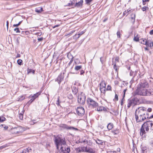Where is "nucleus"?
<instances>
[{"mask_svg": "<svg viewBox=\"0 0 153 153\" xmlns=\"http://www.w3.org/2000/svg\"><path fill=\"white\" fill-rule=\"evenodd\" d=\"M82 152H87L90 153H96L93 149L89 146L82 147Z\"/></svg>", "mask_w": 153, "mask_h": 153, "instance_id": "8", "label": "nucleus"}, {"mask_svg": "<svg viewBox=\"0 0 153 153\" xmlns=\"http://www.w3.org/2000/svg\"><path fill=\"white\" fill-rule=\"evenodd\" d=\"M100 87L102 88H105L106 86L105 82V81H102L100 83Z\"/></svg>", "mask_w": 153, "mask_h": 153, "instance_id": "19", "label": "nucleus"}, {"mask_svg": "<svg viewBox=\"0 0 153 153\" xmlns=\"http://www.w3.org/2000/svg\"><path fill=\"white\" fill-rule=\"evenodd\" d=\"M27 71L28 74L32 72L33 74H34L35 71L34 70H33L31 69H29L27 70Z\"/></svg>", "mask_w": 153, "mask_h": 153, "instance_id": "28", "label": "nucleus"}, {"mask_svg": "<svg viewBox=\"0 0 153 153\" xmlns=\"http://www.w3.org/2000/svg\"><path fill=\"white\" fill-rule=\"evenodd\" d=\"M108 153H116V152L115 151H110Z\"/></svg>", "mask_w": 153, "mask_h": 153, "instance_id": "58", "label": "nucleus"}, {"mask_svg": "<svg viewBox=\"0 0 153 153\" xmlns=\"http://www.w3.org/2000/svg\"><path fill=\"white\" fill-rule=\"evenodd\" d=\"M107 90H111V87L110 86L108 85L107 88Z\"/></svg>", "mask_w": 153, "mask_h": 153, "instance_id": "44", "label": "nucleus"}, {"mask_svg": "<svg viewBox=\"0 0 153 153\" xmlns=\"http://www.w3.org/2000/svg\"><path fill=\"white\" fill-rule=\"evenodd\" d=\"M83 2V0H80V1L76 3L74 6L75 7L81 8L82 6Z\"/></svg>", "mask_w": 153, "mask_h": 153, "instance_id": "14", "label": "nucleus"}, {"mask_svg": "<svg viewBox=\"0 0 153 153\" xmlns=\"http://www.w3.org/2000/svg\"><path fill=\"white\" fill-rule=\"evenodd\" d=\"M85 31H83L77 34H76L73 36V39H78V38H79L80 36L82 35L83 34H84L85 33Z\"/></svg>", "mask_w": 153, "mask_h": 153, "instance_id": "13", "label": "nucleus"}, {"mask_svg": "<svg viewBox=\"0 0 153 153\" xmlns=\"http://www.w3.org/2000/svg\"><path fill=\"white\" fill-rule=\"evenodd\" d=\"M152 118H153V114L150 116V117H149L148 118H149V119H150Z\"/></svg>", "mask_w": 153, "mask_h": 153, "instance_id": "61", "label": "nucleus"}, {"mask_svg": "<svg viewBox=\"0 0 153 153\" xmlns=\"http://www.w3.org/2000/svg\"><path fill=\"white\" fill-rule=\"evenodd\" d=\"M31 149L28 147L23 150L21 152V153H30L31 152Z\"/></svg>", "mask_w": 153, "mask_h": 153, "instance_id": "15", "label": "nucleus"}, {"mask_svg": "<svg viewBox=\"0 0 153 153\" xmlns=\"http://www.w3.org/2000/svg\"><path fill=\"white\" fill-rule=\"evenodd\" d=\"M73 4V3L72 1H70V3H68V4L67 6H70L71 5H72Z\"/></svg>", "mask_w": 153, "mask_h": 153, "instance_id": "45", "label": "nucleus"}, {"mask_svg": "<svg viewBox=\"0 0 153 153\" xmlns=\"http://www.w3.org/2000/svg\"><path fill=\"white\" fill-rule=\"evenodd\" d=\"M41 92L40 91L37 92L34 94V96H35L36 97H38V96L41 94Z\"/></svg>", "mask_w": 153, "mask_h": 153, "instance_id": "35", "label": "nucleus"}, {"mask_svg": "<svg viewBox=\"0 0 153 153\" xmlns=\"http://www.w3.org/2000/svg\"><path fill=\"white\" fill-rule=\"evenodd\" d=\"M118 37L120 38V35H121L120 31L119 30L118 31L117 33Z\"/></svg>", "mask_w": 153, "mask_h": 153, "instance_id": "39", "label": "nucleus"}, {"mask_svg": "<svg viewBox=\"0 0 153 153\" xmlns=\"http://www.w3.org/2000/svg\"><path fill=\"white\" fill-rule=\"evenodd\" d=\"M120 132V130L118 129H116L112 131H111V132L114 134V135H117Z\"/></svg>", "mask_w": 153, "mask_h": 153, "instance_id": "17", "label": "nucleus"}, {"mask_svg": "<svg viewBox=\"0 0 153 153\" xmlns=\"http://www.w3.org/2000/svg\"><path fill=\"white\" fill-rule=\"evenodd\" d=\"M82 66L79 65V66H76L75 68V70L76 71H78L79 70H80L82 68Z\"/></svg>", "mask_w": 153, "mask_h": 153, "instance_id": "25", "label": "nucleus"}, {"mask_svg": "<svg viewBox=\"0 0 153 153\" xmlns=\"http://www.w3.org/2000/svg\"><path fill=\"white\" fill-rule=\"evenodd\" d=\"M25 34H27L28 33H29V32L28 31H26L25 32Z\"/></svg>", "mask_w": 153, "mask_h": 153, "instance_id": "64", "label": "nucleus"}, {"mask_svg": "<svg viewBox=\"0 0 153 153\" xmlns=\"http://www.w3.org/2000/svg\"><path fill=\"white\" fill-rule=\"evenodd\" d=\"M85 97L83 94H79L78 96V102L79 104L84 105L85 104Z\"/></svg>", "mask_w": 153, "mask_h": 153, "instance_id": "7", "label": "nucleus"}, {"mask_svg": "<svg viewBox=\"0 0 153 153\" xmlns=\"http://www.w3.org/2000/svg\"><path fill=\"white\" fill-rule=\"evenodd\" d=\"M61 127L64 129H65L68 130H78V129L76 128H75L73 127L69 126L65 124H62L61 126Z\"/></svg>", "mask_w": 153, "mask_h": 153, "instance_id": "11", "label": "nucleus"}, {"mask_svg": "<svg viewBox=\"0 0 153 153\" xmlns=\"http://www.w3.org/2000/svg\"><path fill=\"white\" fill-rule=\"evenodd\" d=\"M96 143L100 145H102L103 142L102 140L97 139V140L96 141Z\"/></svg>", "mask_w": 153, "mask_h": 153, "instance_id": "22", "label": "nucleus"}, {"mask_svg": "<svg viewBox=\"0 0 153 153\" xmlns=\"http://www.w3.org/2000/svg\"><path fill=\"white\" fill-rule=\"evenodd\" d=\"M68 98L70 99H72L73 98V97L72 95L70 94L68 95Z\"/></svg>", "mask_w": 153, "mask_h": 153, "instance_id": "42", "label": "nucleus"}, {"mask_svg": "<svg viewBox=\"0 0 153 153\" xmlns=\"http://www.w3.org/2000/svg\"><path fill=\"white\" fill-rule=\"evenodd\" d=\"M8 25H9V22H8V21H7V29H8Z\"/></svg>", "mask_w": 153, "mask_h": 153, "instance_id": "57", "label": "nucleus"}, {"mask_svg": "<svg viewBox=\"0 0 153 153\" xmlns=\"http://www.w3.org/2000/svg\"><path fill=\"white\" fill-rule=\"evenodd\" d=\"M67 56L68 58H69V56L71 57V60L68 64V65L70 66L73 61V57L71 55V54H68Z\"/></svg>", "mask_w": 153, "mask_h": 153, "instance_id": "21", "label": "nucleus"}, {"mask_svg": "<svg viewBox=\"0 0 153 153\" xmlns=\"http://www.w3.org/2000/svg\"><path fill=\"white\" fill-rule=\"evenodd\" d=\"M43 39V37H41V38H38V40L39 41H42Z\"/></svg>", "mask_w": 153, "mask_h": 153, "instance_id": "48", "label": "nucleus"}, {"mask_svg": "<svg viewBox=\"0 0 153 153\" xmlns=\"http://www.w3.org/2000/svg\"><path fill=\"white\" fill-rule=\"evenodd\" d=\"M97 110L98 111H106V108L102 106H101L97 107Z\"/></svg>", "mask_w": 153, "mask_h": 153, "instance_id": "16", "label": "nucleus"}, {"mask_svg": "<svg viewBox=\"0 0 153 153\" xmlns=\"http://www.w3.org/2000/svg\"><path fill=\"white\" fill-rule=\"evenodd\" d=\"M64 73H61L59 75L57 79L56 80V81H57L59 84L60 82L63 80L64 78Z\"/></svg>", "mask_w": 153, "mask_h": 153, "instance_id": "10", "label": "nucleus"}, {"mask_svg": "<svg viewBox=\"0 0 153 153\" xmlns=\"http://www.w3.org/2000/svg\"><path fill=\"white\" fill-rule=\"evenodd\" d=\"M147 112H151L152 111V109L151 108H149L148 109H146ZM148 113V112H147Z\"/></svg>", "mask_w": 153, "mask_h": 153, "instance_id": "46", "label": "nucleus"}, {"mask_svg": "<svg viewBox=\"0 0 153 153\" xmlns=\"http://www.w3.org/2000/svg\"><path fill=\"white\" fill-rule=\"evenodd\" d=\"M130 10H125V11L123 13V16H125L126 15V14L129 11H130Z\"/></svg>", "mask_w": 153, "mask_h": 153, "instance_id": "37", "label": "nucleus"}, {"mask_svg": "<svg viewBox=\"0 0 153 153\" xmlns=\"http://www.w3.org/2000/svg\"><path fill=\"white\" fill-rule=\"evenodd\" d=\"M31 97L32 98V99H34V100L37 98L35 96H34V94Z\"/></svg>", "mask_w": 153, "mask_h": 153, "instance_id": "53", "label": "nucleus"}, {"mask_svg": "<svg viewBox=\"0 0 153 153\" xmlns=\"http://www.w3.org/2000/svg\"><path fill=\"white\" fill-rule=\"evenodd\" d=\"M59 26V25H55L53 27V28H56V27H58Z\"/></svg>", "mask_w": 153, "mask_h": 153, "instance_id": "56", "label": "nucleus"}, {"mask_svg": "<svg viewBox=\"0 0 153 153\" xmlns=\"http://www.w3.org/2000/svg\"><path fill=\"white\" fill-rule=\"evenodd\" d=\"M54 142L57 149L59 150L60 146V150L62 153H69L70 152V147L67 145L65 139L57 136L55 137Z\"/></svg>", "mask_w": 153, "mask_h": 153, "instance_id": "1", "label": "nucleus"}, {"mask_svg": "<svg viewBox=\"0 0 153 153\" xmlns=\"http://www.w3.org/2000/svg\"><path fill=\"white\" fill-rule=\"evenodd\" d=\"M102 57H101L100 58V61L103 64V60H102Z\"/></svg>", "mask_w": 153, "mask_h": 153, "instance_id": "62", "label": "nucleus"}, {"mask_svg": "<svg viewBox=\"0 0 153 153\" xmlns=\"http://www.w3.org/2000/svg\"><path fill=\"white\" fill-rule=\"evenodd\" d=\"M4 128L5 129H7V128H8V127L7 126H5L4 127Z\"/></svg>", "mask_w": 153, "mask_h": 153, "instance_id": "63", "label": "nucleus"}, {"mask_svg": "<svg viewBox=\"0 0 153 153\" xmlns=\"http://www.w3.org/2000/svg\"><path fill=\"white\" fill-rule=\"evenodd\" d=\"M124 98H123L122 100H121V105H123V101H124Z\"/></svg>", "mask_w": 153, "mask_h": 153, "instance_id": "55", "label": "nucleus"}, {"mask_svg": "<svg viewBox=\"0 0 153 153\" xmlns=\"http://www.w3.org/2000/svg\"><path fill=\"white\" fill-rule=\"evenodd\" d=\"M134 41H136V42H137V41H139V38L137 36V35L136 36H135L134 37Z\"/></svg>", "mask_w": 153, "mask_h": 153, "instance_id": "33", "label": "nucleus"}, {"mask_svg": "<svg viewBox=\"0 0 153 153\" xmlns=\"http://www.w3.org/2000/svg\"><path fill=\"white\" fill-rule=\"evenodd\" d=\"M118 96L117 94H115V98L114 99V101H115V100L118 101Z\"/></svg>", "mask_w": 153, "mask_h": 153, "instance_id": "36", "label": "nucleus"}, {"mask_svg": "<svg viewBox=\"0 0 153 153\" xmlns=\"http://www.w3.org/2000/svg\"><path fill=\"white\" fill-rule=\"evenodd\" d=\"M19 117L20 120H22L23 118V114L22 113H20L19 115Z\"/></svg>", "mask_w": 153, "mask_h": 153, "instance_id": "32", "label": "nucleus"}, {"mask_svg": "<svg viewBox=\"0 0 153 153\" xmlns=\"http://www.w3.org/2000/svg\"><path fill=\"white\" fill-rule=\"evenodd\" d=\"M34 100V99H31L27 103V105H29Z\"/></svg>", "mask_w": 153, "mask_h": 153, "instance_id": "30", "label": "nucleus"}, {"mask_svg": "<svg viewBox=\"0 0 153 153\" xmlns=\"http://www.w3.org/2000/svg\"><path fill=\"white\" fill-rule=\"evenodd\" d=\"M100 90L101 92L103 94H105L106 91V89L105 88H102L101 87H100Z\"/></svg>", "mask_w": 153, "mask_h": 153, "instance_id": "24", "label": "nucleus"}, {"mask_svg": "<svg viewBox=\"0 0 153 153\" xmlns=\"http://www.w3.org/2000/svg\"><path fill=\"white\" fill-rule=\"evenodd\" d=\"M56 104L58 105H59V98H58V100L56 101Z\"/></svg>", "mask_w": 153, "mask_h": 153, "instance_id": "52", "label": "nucleus"}, {"mask_svg": "<svg viewBox=\"0 0 153 153\" xmlns=\"http://www.w3.org/2000/svg\"><path fill=\"white\" fill-rule=\"evenodd\" d=\"M139 100L137 98H135L131 99H128V108L132 105H134L137 103V101H138Z\"/></svg>", "mask_w": 153, "mask_h": 153, "instance_id": "5", "label": "nucleus"}, {"mask_svg": "<svg viewBox=\"0 0 153 153\" xmlns=\"http://www.w3.org/2000/svg\"><path fill=\"white\" fill-rule=\"evenodd\" d=\"M149 33L150 35H151L153 34V29L150 31Z\"/></svg>", "mask_w": 153, "mask_h": 153, "instance_id": "54", "label": "nucleus"}, {"mask_svg": "<svg viewBox=\"0 0 153 153\" xmlns=\"http://www.w3.org/2000/svg\"><path fill=\"white\" fill-rule=\"evenodd\" d=\"M25 98V96H22L19 99V100H22L24 99Z\"/></svg>", "mask_w": 153, "mask_h": 153, "instance_id": "43", "label": "nucleus"}, {"mask_svg": "<svg viewBox=\"0 0 153 153\" xmlns=\"http://www.w3.org/2000/svg\"><path fill=\"white\" fill-rule=\"evenodd\" d=\"M14 30L16 31V33H20V31L19 30V28H15L14 29Z\"/></svg>", "mask_w": 153, "mask_h": 153, "instance_id": "40", "label": "nucleus"}, {"mask_svg": "<svg viewBox=\"0 0 153 153\" xmlns=\"http://www.w3.org/2000/svg\"><path fill=\"white\" fill-rule=\"evenodd\" d=\"M131 18L132 19H133L134 20H134H135V14H132L131 15Z\"/></svg>", "mask_w": 153, "mask_h": 153, "instance_id": "34", "label": "nucleus"}, {"mask_svg": "<svg viewBox=\"0 0 153 153\" xmlns=\"http://www.w3.org/2000/svg\"><path fill=\"white\" fill-rule=\"evenodd\" d=\"M85 73V71H84L83 70H82L80 71V75H83Z\"/></svg>", "mask_w": 153, "mask_h": 153, "instance_id": "51", "label": "nucleus"}, {"mask_svg": "<svg viewBox=\"0 0 153 153\" xmlns=\"http://www.w3.org/2000/svg\"><path fill=\"white\" fill-rule=\"evenodd\" d=\"M93 0H85L86 3L88 4H89Z\"/></svg>", "mask_w": 153, "mask_h": 153, "instance_id": "38", "label": "nucleus"}, {"mask_svg": "<svg viewBox=\"0 0 153 153\" xmlns=\"http://www.w3.org/2000/svg\"><path fill=\"white\" fill-rule=\"evenodd\" d=\"M77 114L79 116H82L85 114V110L82 107H78L76 109Z\"/></svg>", "mask_w": 153, "mask_h": 153, "instance_id": "9", "label": "nucleus"}, {"mask_svg": "<svg viewBox=\"0 0 153 153\" xmlns=\"http://www.w3.org/2000/svg\"><path fill=\"white\" fill-rule=\"evenodd\" d=\"M114 64V68L115 69V70L117 72L118 71V67L116 66V63H114V62H113V64L112 65Z\"/></svg>", "mask_w": 153, "mask_h": 153, "instance_id": "26", "label": "nucleus"}, {"mask_svg": "<svg viewBox=\"0 0 153 153\" xmlns=\"http://www.w3.org/2000/svg\"><path fill=\"white\" fill-rule=\"evenodd\" d=\"M6 120L5 118L3 117H0V122L1 123L5 121Z\"/></svg>", "mask_w": 153, "mask_h": 153, "instance_id": "29", "label": "nucleus"}, {"mask_svg": "<svg viewBox=\"0 0 153 153\" xmlns=\"http://www.w3.org/2000/svg\"><path fill=\"white\" fill-rule=\"evenodd\" d=\"M145 128L146 131H148L149 128L153 131V121H148L144 123L140 129V135L143 136H145L146 132L144 130Z\"/></svg>", "mask_w": 153, "mask_h": 153, "instance_id": "3", "label": "nucleus"}, {"mask_svg": "<svg viewBox=\"0 0 153 153\" xmlns=\"http://www.w3.org/2000/svg\"><path fill=\"white\" fill-rule=\"evenodd\" d=\"M19 25H18V24H14L13 25V26L14 27H18L19 26Z\"/></svg>", "mask_w": 153, "mask_h": 153, "instance_id": "59", "label": "nucleus"}, {"mask_svg": "<svg viewBox=\"0 0 153 153\" xmlns=\"http://www.w3.org/2000/svg\"><path fill=\"white\" fill-rule=\"evenodd\" d=\"M87 102L88 104L92 106L94 108H96L98 105V103L97 102L90 98H87Z\"/></svg>", "mask_w": 153, "mask_h": 153, "instance_id": "6", "label": "nucleus"}, {"mask_svg": "<svg viewBox=\"0 0 153 153\" xmlns=\"http://www.w3.org/2000/svg\"><path fill=\"white\" fill-rule=\"evenodd\" d=\"M17 62L18 64L19 65H22V61L21 59H19L17 60Z\"/></svg>", "mask_w": 153, "mask_h": 153, "instance_id": "31", "label": "nucleus"}, {"mask_svg": "<svg viewBox=\"0 0 153 153\" xmlns=\"http://www.w3.org/2000/svg\"><path fill=\"white\" fill-rule=\"evenodd\" d=\"M140 42L141 43L143 44L147 45H149L148 44V42L147 41V40H146V39L143 40Z\"/></svg>", "mask_w": 153, "mask_h": 153, "instance_id": "23", "label": "nucleus"}, {"mask_svg": "<svg viewBox=\"0 0 153 153\" xmlns=\"http://www.w3.org/2000/svg\"><path fill=\"white\" fill-rule=\"evenodd\" d=\"M135 115L137 122H141L149 117V114L147 112L146 108L144 107H139L136 109Z\"/></svg>", "mask_w": 153, "mask_h": 153, "instance_id": "2", "label": "nucleus"}, {"mask_svg": "<svg viewBox=\"0 0 153 153\" xmlns=\"http://www.w3.org/2000/svg\"><path fill=\"white\" fill-rule=\"evenodd\" d=\"M76 152L77 153H79L81 152H82V147L80 148H78L76 149Z\"/></svg>", "mask_w": 153, "mask_h": 153, "instance_id": "27", "label": "nucleus"}, {"mask_svg": "<svg viewBox=\"0 0 153 153\" xmlns=\"http://www.w3.org/2000/svg\"><path fill=\"white\" fill-rule=\"evenodd\" d=\"M150 144L151 148L153 149V140L150 142Z\"/></svg>", "mask_w": 153, "mask_h": 153, "instance_id": "41", "label": "nucleus"}, {"mask_svg": "<svg viewBox=\"0 0 153 153\" xmlns=\"http://www.w3.org/2000/svg\"><path fill=\"white\" fill-rule=\"evenodd\" d=\"M114 126L113 124L112 123H109L107 126V128L108 130H111L113 128Z\"/></svg>", "mask_w": 153, "mask_h": 153, "instance_id": "18", "label": "nucleus"}, {"mask_svg": "<svg viewBox=\"0 0 153 153\" xmlns=\"http://www.w3.org/2000/svg\"><path fill=\"white\" fill-rule=\"evenodd\" d=\"M136 94L140 96H149L151 95L152 93L148 91L146 89H143L138 88L136 91Z\"/></svg>", "mask_w": 153, "mask_h": 153, "instance_id": "4", "label": "nucleus"}, {"mask_svg": "<svg viewBox=\"0 0 153 153\" xmlns=\"http://www.w3.org/2000/svg\"><path fill=\"white\" fill-rule=\"evenodd\" d=\"M146 1H145L143 0V5H145L146 4Z\"/></svg>", "mask_w": 153, "mask_h": 153, "instance_id": "60", "label": "nucleus"}, {"mask_svg": "<svg viewBox=\"0 0 153 153\" xmlns=\"http://www.w3.org/2000/svg\"><path fill=\"white\" fill-rule=\"evenodd\" d=\"M42 11H43V8L42 7H39L35 9V11L37 13H40Z\"/></svg>", "mask_w": 153, "mask_h": 153, "instance_id": "20", "label": "nucleus"}, {"mask_svg": "<svg viewBox=\"0 0 153 153\" xmlns=\"http://www.w3.org/2000/svg\"><path fill=\"white\" fill-rule=\"evenodd\" d=\"M20 128V127H17V128H14L13 129V130H14V131H15L16 130H18Z\"/></svg>", "mask_w": 153, "mask_h": 153, "instance_id": "50", "label": "nucleus"}, {"mask_svg": "<svg viewBox=\"0 0 153 153\" xmlns=\"http://www.w3.org/2000/svg\"><path fill=\"white\" fill-rule=\"evenodd\" d=\"M119 58L118 57H116L115 58V61H117V62H119Z\"/></svg>", "mask_w": 153, "mask_h": 153, "instance_id": "49", "label": "nucleus"}, {"mask_svg": "<svg viewBox=\"0 0 153 153\" xmlns=\"http://www.w3.org/2000/svg\"><path fill=\"white\" fill-rule=\"evenodd\" d=\"M148 86V83L147 82L141 83L140 84V87L139 88L146 89Z\"/></svg>", "mask_w": 153, "mask_h": 153, "instance_id": "12", "label": "nucleus"}, {"mask_svg": "<svg viewBox=\"0 0 153 153\" xmlns=\"http://www.w3.org/2000/svg\"><path fill=\"white\" fill-rule=\"evenodd\" d=\"M147 7H146V6H145V7H143L142 8V10L143 11H145L146 10V8Z\"/></svg>", "mask_w": 153, "mask_h": 153, "instance_id": "47", "label": "nucleus"}]
</instances>
